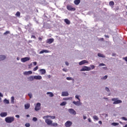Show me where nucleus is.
Instances as JSON below:
<instances>
[{
	"mask_svg": "<svg viewBox=\"0 0 127 127\" xmlns=\"http://www.w3.org/2000/svg\"><path fill=\"white\" fill-rule=\"evenodd\" d=\"M5 121L7 124H11L12 122H14V117H8L5 119Z\"/></svg>",
	"mask_w": 127,
	"mask_h": 127,
	"instance_id": "obj_1",
	"label": "nucleus"
},
{
	"mask_svg": "<svg viewBox=\"0 0 127 127\" xmlns=\"http://www.w3.org/2000/svg\"><path fill=\"white\" fill-rule=\"evenodd\" d=\"M112 101H114L113 102L114 105H118V104H121V103H123L122 100H118V98H112Z\"/></svg>",
	"mask_w": 127,
	"mask_h": 127,
	"instance_id": "obj_2",
	"label": "nucleus"
},
{
	"mask_svg": "<svg viewBox=\"0 0 127 127\" xmlns=\"http://www.w3.org/2000/svg\"><path fill=\"white\" fill-rule=\"evenodd\" d=\"M83 71H91V67L88 66H83L82 69H80V71L82 72Z\"/></svg>",
	"mask_w": 127,
	"mask_h": 127,
	"instance_id": "obj_3",
	"label": "nucleus"
},
{
	"mask_svg": "<svg viewBox=\"0 0 127 127\" xmlns=\"http://www.w3.org/2000/svg\"><path fill=\"white\" fill-rule=\"evenodd\" d=\"M67 9H68V10L71 11H75V10H76V8L75 7H72V6L71 5H67Z\"/></svg>",
	"mask_w": 127,
	"mask_h": 127,
	"instance_id": "obj_4",
	"label": "nucleus"
},
{
	"mask_svg": "<svg viewBox=\"0 0 127 127\" xmlns=\"http://www.w3.org/2000/svg\"><path fill=\"white\" fill-rule=\"evenodd\" d=\"M41 106V104H40V103H37L36 106L35 108V110L36 111H39V110H40Z\"/></svg>",
	"mask_w": 127,
	"mask_h": 127,
	"instance_id": "obj_5",
	"label": "nucleus"
},
{
	"mask_svg": "<svg viewBox=\"0 0 127 127\" xmlns=\"http://www.w3.org/2000/svg\"><path fill=\"white\" fill-rule=\"evenodd\" d=\"M64 125L66 127H70L72 126V122L71 121H67Z\"/></svg>",
	"mask_w": 127,
	"mask_h": 127,
	"instance_id": "obj_6",
	"label": "nucleus"
},
{
	"mask_svg": "<svg viewBox=\"0 0 127 127\" xmlns=\"http://www.w3.org/2000/svg\"><path fill=\"white\" fill-rule=\"evenodd\" d=\"M29 60H30V58H28V57H26V58H22L21 59V61L22 62H26V61H29Z\"/></svg>",
	"mask_w": 127,
	"mask_h": 127,
	"instance_id": "obj_7",
	"label": "nucleus"
},
{
	"mask_svg": "<svg viewBox=\"0 0 127 127\" xmlns=\"http://www.w3.org/2000/svg\"><path fill=\"white\" fill-rule=\"evenodd\" d=\"M53 42H54V39L51 38L47 40L46 43H48L49 44H51V43H53Z\"/></svg>",
	"mask_w": 127,
	"mask_h": 127,
	"instance_id": "obj_8",
	"label": "nucleus"
},
{
	"mask_svg": "<svg viewBox=\"0 0 127 127\" xmlns=\"http://www.w3.org/2000/svg\"><path fill=\"white\" fill-rule=\"evenodd\" d=\"M68 112L72 115H76V111H75V110H74L73 109H69L68 110Z\"/></svg>",
	"mask_w": 127,
	"mask_h": 127,
	"instance_id": "obj_9",
	"label": "nucleus"
},
{
	"mask_svg": "<svg viewBox=\"0 0 127 127\" xmlns=\"http://www.w3.org/2000/svg\"><path fill=\"white\" fill-rule=\"evenodd\" d=\"M45 122L46 124H47V125H49V126H50V125H52L53 121L50 120V119H47L45 120Z\"/></svg>",
	"mask_w": 127,
	"mask_h": 127,
	"instance_id": "obj_10",
	"label": "nucleus"
},
{
	"mask_svg": "<svg viewBox=\"0 0 127 127\" xmlns=\"http://www.w3.org/2000/svg\"><path fill=\"white\" fill-rule=\"evenodd\" d=\"M62 96H63V97H68L69 93L67 91H64L62 92Z\"/></svg>",
	"mask_w": 127,
	"mask_h": 127,
	"instance_id": "obj_11",
	"label": "nucleus"
},
{
	"mask_svg": "<svg viewBox=\"0 0 127 127\" xmlns=\"http://www.w3.org/2000/svg\"><path fill=\"white\" fill-rule=\"evenodd\" d=\"M86 63H89V62L86 60H83L79 63V65H83V64H86Z\"/></svg>",
	"mask_w": 127,
	"mask_h": 127,
	"instance_id": "obj_12",
	"label": "nucleus"
},
{
	"mask_svg": "<svg viewBox=\"0 0 127 127\" xmlns=\"http://www.w3.org/2000/svg\"><path fill=\"white\" fill-rule=\"evenodd\" d=\"M0 116L2 118H3V117H6V116H7V113L6 112L1 113L0 114Z\"/></svg>",
	"mask_w": 127,
	"mask_h": 127,
	"instance_id": "obj_13",
	"label": "nucleus"
},
{
	"mask_svg": "<svg viewBox=\"0 0 127 127\" xmlns=\"http://www.w3.org/2000/svg\"><path fill=\"white\" fill-rule=\"evenodd\" d=\"M34 78L36 80H41V79H42V77L41 76H40V75L34 76Z\"/></svg>",
	"mask_w": 127,
	"mask_h": 127,
	"instance_id": "obj_14",
	"label": "nucleus"
},
{
	"mask_svg": "<svg viewBox=\"0 0 127 127\" xmlns=\"http://www.w3.org/2000/svg\"><path fill=\"white\" fill-rule=\"evenodd\" d=\"M49 53V51L46 50H43L39 52V54H43V53Z\"/></svg>",
	"mask_w": 127,
	"mask_h": 127,
	"instance_id": "obj_15",
	"label": "nucleus"
},
{
	"mask_svg": "<svg viewBox=\"0 0 127 127\" xmlns=\"http://www.w3.org/2000/svg\"><path fill=\"white\" fill-rule=\"evenodd\" d=\"M40 72H41V75H44L46 73V70L44 69H40Z\"/></svg>",
	"mask_w": 127,
	"mask_h": 127,
	"instance_id": "obj_16",
	"label": "nucleus"
},
{
	"mask_svg": "<svg viewBox=\"0 0 127 127\" xmlns=\"http://www.w3.org/2000/svg\"><path fill=\"white\" fill-rule=\"evenodd\" d=\"M80 2H81L80 0H75L74 1V4H76V5H78V4L80 3Z\"/></svg>",
	"mask_w": 127,
	"mask_h": 127,
	"instance_id": "obj_17",
	"label": "nucleus"
},
{
	"mask_svg": "<svg viewBox=\"0 0 127 127\" xmlns=\"http://www.w3.org/2000/svg\"><path fill=\"white\" fill-rule=\"evenodd\" d=\"M29 108H30V104H29V103L25 104V110H28Z\"/></svg>",
	"mask_w": 127,
	"mask_h": 127,
	"instance_id": "obj_18",
	"label": "nucleus"
},
{
	"mask_svg": "<svg viewBox=\"0 0 127 127\" xmlns=\"http://www.w3.org/2000/svg\"><path fill=\"white\" fill-rule=\"evenodd\" d=\"M5 59V56L3 55L0 56V61H2V60H4Z\"/></svg>",
	"mask_w": 127,
	"mask_h": 127,
	"instance_id": "obj_19",
	"label": "nucleus"
},
{
	"mask_svg": "<svg viewBox=\"0 0 127 127\" xmlns=\"http://www.w3.org/2000/svg\"><path fill=\"white\" fill-rule=\"evenodd\" d=\"M29 81H33L34 80V76H30V77H28Z\"/></svg>",
	"mask_w": 127,
	"mask_h": 127,
	"instance_id": "obj_20",
	"label": "nucleus"
},
{
	"mask_svg": "<svg viewBox=\"0 0 127 127\" xmlns=\"http://www.w3.org/2000/svg\"><path fill=\"white\" fill-rule=\"evenodd\" d=\"M73 104H74V105H75L76 106H79V105H80V101H73L72 102Z\"/></svg>",
	"mask_w": 127,
	"mask_h": 127,
	"instance_id": "obj_21",
	"label": "nucleus"
},
{
	"mask_svg": "<svg viewBox=\"0 0 127 127\" xmlns=\"http://www.w3.org/2000/svg\"><path fill=\"white\" fill-rule=\"evenodd\" d=\"M47 94L49 95V97H50V98H52V97L54 96V94H53V93L52 92H47Z\"/></svg>",
	"mask_w": 127,
	"mask_h": 127,
	"instance_id": "obj_22",
	"label": "nucleus"
},
{
	"mask_svg": "<svg viewBox=\"0 0 127 127\" xmlns=\"http://www.w3.org/2000/svg\"><path fill=\"white\" fill-rule=\"evenodd\" d=\"M98 57H102V58H105V57H106V56H105L104 55L100 54V53L98 54Z\"/></svg>",
	"mask_w": 127,
	"mask_h": 127,
	"instance_id": "obj_23",
	"label": "nucleus"
},
{
	"mask_svg": "<svg viewBox=\"0 0 127 127\" xmlns=\"http://www.w3.org/2000/svg\"><path fill=\"white\" fill-rule=\"evenodd\" d=\"M64 22H65L66 24H70V20H69L68 19H65Z\"/></svg>",
	"mask_w": 127,
	"mask_h": 127,
	"instance_id": "obj_24",
	"label": "nucleus"
},
{
	"mask_svg": "<svg viewBox=\"0 0 127 127\" xmlns=\"http://www.w3.org/2000/svg\"><path fill=\"white\" fill-rule=\"evenodd\" d=\"M109 5H110V6H114V5H115V2L113 1H111L109 2Z\"/></svg>",
	"mask_w": 127,
	"mask_h": 127,
	"instance_id": "obj_25",
	"label": "nucleus"
},
{
	"mask_svg": "<svg viewBox=\"0 0 127 127\" xmlns=\"http://www.w3.org/2000/svg\"><path fill=\"white\" fill-rule=\"evenodd\" d=\"M64 101H68V100H72V97H66L63 98Z\"/></svg>",
	"mask_w": 127,
	"mask_h": 127,
	"instance_id": "obj_26",
	"label": "nucleus"
},
{
	"mask_svg": "<svg viewBox=\"0 0 127 127\" xmlns=\"http://www.w3.org/2000/svg\"><path fill=\"white\" fill-rule=\"evenodd\" d=\"M11 104H14V97L13 96L11 97Z\"/></svg>",
	"mask_w": 127,
	"mask_h": 127,
	"instance_id": "obj_27",
	"label": "nucleus"
},
{
	"mask_svg": "<svg viewBox=\"0 0 127 127\" xmlns=\"http://www.w3.org/2000/svg\"><path fill=\"white\" fill-rule=\"evenodd\" d=\"M51 126L52 127H57L58 126V124L56 123H52Z\"/></svg>",
	"mask_w": 127,
	"mask_h": 127,
	"instance_id": "obj_28",
	"label": "nucleus"
},
{
	"mask_svg": "<svg viewBox=\"0 0 127 127\" xmlns=\"http://www.w3.org/2000/svg\"><path fill=\"white\" fill-rule=\"evenodd\" d=\"M15 16L19 17L20 16V12L17 11L15 14Z\"/></svg>",
	"mask_w": 127,
	"mask_h": 127,
	"instance_id": "obj_29",
	"label": "nucleus"
},
{
	"mask_svg": "<svg viewBox=\"0 0 127 127\" xmlns=\"http://www.w3.org/2000/svg\"><path fill=\"white\" fill-rule=\"evenodd\" d=\"M112 125L114 126V127H116V126H119L118 123H112Z\"/></svg>",
	"mask_w": 127,
	"mask_h": 127,
	"instance_id": "obj_30",
	"label": "nucleus"
},
{
	"mask_svg": "<svg viewBox=\"0 0 127 127\" xmlns=\"http://www.w3.org/2000/svg\"><path fill=\"white\" fill-rule=\"evenodd\" d=\"M4 103H5V104H9V101L5 99L4 100Z\"/></svg>",
	"mask_w": 127,
	"mask_h": 127,
	"instance_id": "obj_31",
	"label": "nucleus"
},
{
	"mask_svg": "<svg viewBox=\"0 0 127 127\" xmlns=\"http://www.w3.org/2000/svg\"><path fill=\"white\" fill-rule=\"evenodd\" d=\"M47 118H51L52 120H54L56 117L55 116H47Z\"/></svg>",
	"mask_w": 127,
	"mask_h": 127,
	"instance_id": "obj_32",
	"label": "nucleus"
},
{
	"mask_svg": "<svg viewBox=\"0 0 127 127\" xmlns=\"http://www.w3.org/2000/svg\"><path fill=\"white\" fill-rule=\"evenodd\" d=\"M67 104L66 102H63L62 103H61L60 106H65Z\"/></svg>",
	"mask_w": 127,
	"mask_h": 127,
	"instance_id": "obj_33",
	"label": "nucleus"
},
{
	"mask_svg": "<svg viewBox=\"0 0 127 127\" xmlns=\"http://www.w3.org/2000/svg\"><path fill=\"white\" fill-rule=\"evenodd\" d=\"M93 119H94V120H96V121L99 120V118H98L97 116H94Z\"/></svg>",
	"mask_w": 127,
	"mask_h": 127,
	"instance_id": "obj_34",
	"label": "nucleus"
},
{
	"mask_svg": "<svg viewBox=\"0 0 127 127\" xmlns=\"http://www.w3.org/2000/svg\"><path fill=\"white\" fill-rule=\"evenodd\" d=\"M10 32L8 31H6L4 33V35H7V34H9Z\"/></svg>",
	"mask_w": 127,
	"mask_h": 127,
	"instance_id": "obj_35",
	"label": "nucleus"
},
{
	"mask_svg": "<svg viewBox=\"0 0 127 127\" xmlns=\"http://www.w3.org/2000/svg\"><path fill=\"white\" fill-rule=\"evenodd\" d=\"M66 80H68V81H70L71 80H73L72 77H66Z\"/></svg>",
	"mask_w": 127,
	"mask_h": 127,
	"instance_id": "obj_36",
	"label": "nucleus"
},
{
	"mask_svg": "<svg viewBox=\"0 0 127 127\" xmlns=\"http://www.w3.org/2000/svg\"><path fill=\"white\" fill-rule=\"evenodd\" d=\"M90 68H91V69H92V70H93V69H95V65H90Z\"/></svg>",
	"mask_w": 127,
	"mask_h": 127,
	"instance_id": "obj_37",
	"label": "nucleus"
},
{
	"mask_svg": "<svg viewBox=\"0 0 127 127\" xmlns=\"http://www.w3.org/2000/svg\"><path fill=\"white\" fill-rule=\"evenodd\" d=\"M38 69V66H36L34 69L33 71H36Z\"/></svg>",
	"mask_w": 127,
	"mask_h": 127,
	"instance_id": "obj_38",
	"label": "nucleus"
},
{
	"mask_svg": "<svg viewBox=\"0 0 127 127\" xmlns=\"http://www.w3.org/2000/svg\"><path fill=\"white\" fill-rule=\"evenodd\" d=\"M31 74H32V71L31 70L28 71V75H31Z\"/></svg>",
	"mask_w": 127,
	"mask_h": 127,
	"instance_id": "obj_39",
	"label": "nucleus"
},
{
	"mask_svg": "<svg viewBox=\"0 0 127 127\" xmlns=\"http://www.w3.org/2000/svg\"><path fill=\"white\" fill-rule=\"evenodd\" d=\"M33 121L34 122H37V118H36V117H34V118H33Z\"/></svg>",
	"mask_w": 127,
	"mask_h": 127,
	"instance_id": "obj_40",
	"label": "nucleus"
},
{
	"mask_svg": "<svg viewBox=\"0 0 127 127\" xmlns=\"http://www.w3.org/2000/svg\"><path fill=\"white\" fill-rule=\"evenodd\" d=\"M25 127H30V124L29 123H27L25 124Z\"/></svg>",
	"mask_w": 127,
	"mask_h": 127,
	"instance_id": "obj_41",
	"label": "nucleus"
},
{
	"mask_svg": "<svg viewBox=\"0 0 127 127\" xmlns=\"http://www.w3.org/2000/svg\"><path fill=\"white\" fill-rule=\"evenodd\" d=\"M23 74H24V75H28V71H24Z\"/></svg>",
	"mask_w": 127,
	"mask_h": 127,
	"instance_id": "obj_42",
	"label": "nucleus"
},
{
	"mask_svg": "<svg viewBox=\"0 0 127 127\" xmlns=\"http://www.w3.org/2000/svg\"><path fill=\"white\" fill-rule=\"evenodd\" d=\"M108 78V75H105L104 76L102 79H104V80H106V79H107Z\"/></svg>",
	"mask_w": 127,
	"mask_h": 127,
	"instance_id": "obj_43",
	"label": "nucleus"
},
{
	"mask_svg": "<svg viewBox=\"0 0 127 127\" xmlns=\"http://www.w3.org/2000/svg\"><path fill=\"white\" fill-rule=\"evenodd\" d=\"M99 66H106V64H99Z\"/></svg>",
	"mask_w": 127,
	"mask_h": 127,
	"instance_id": "obj_44",
	"label": "nucleus"
},
{
	"mask_svg": "<svg viewBox=\"0 0 127 127\" xmlns=\"http://www.w3.org/2000/svg\"><path fill=\"white\" fill-rule=\"evenodd\" d=\"M28 96L30 97V99L32 97V94L31 93H29Z\"/></svg>",
	"mask_w": 127,
	"mask_h": 127,
	"instance_id": "obj_45",
	"label": "nucleus"
},
{
	"mask_svg": "<svg viewBox=\"0 0 127 127\" xmlns=\"http://www.w3.org/2000/svg\"><path fill=\"white\" fill-rule=\"evenodd\" d=\"M105 90H106V91H107V92H110V89H109V88H108V87H106V88H105Z\"/></svg>",
	"mask_w": 127,
	"mask_h": 127,
	"instance_id": "obj_46",
	"label": "nucleus"
},
{
	"mask_svg": "<svg viewBox=\"0 0 127 127\" xmlns=\"http://www.w3.org/2000/svg\"><path fill=\"white\" fill-rule=\"evenodd\" d=\"M75 98H76V99H78V101H80V98H79V96L76 95V96H75Z\"/></svg>",
	"mask_w": 127,
	"mask_h": 127,
	"instance_id": "obj_47",
	"label": "nucleus"
},
{
	"mask_svg": "<svg viewBox=\"0 0 127 127\" xmlns=\"http://www.w3.org/2000/svg\"><path fill=\"white\" fill-rule=\"evenodd\" d=\"M33 65H34V66L37 65V63L36 62H33Z\"/></svg>",
	"mask_w": 127,
	"mask_h": 127,
	"instance_id": "obj_48",
	"label": "nucleus"
},
{
	"mask_svg": "<svg viewBox=\"0 0 127 127\" xmlns=\"http://www.w3.org/2000/svg\"><path fill=\"white\" fill-rule=\"evenodd\" d=\"M122 119L124 121H127V119L126 117H122Z\"/></svg>",
	"mask_w": 127,
	"mask_h": 127,
	"instance_id": "obj_49",
	"label": "nucleus"
},
{
	"mask_svg": "<svg viewBox=\"0 0 127 127\" xmlns=\"http://www.w3.org/2000/svg\"><path fill=\"white\" fill-rule=\"evenodd\" d=\"M65 65L66 66H68L69 65V63H68V62H65Z\"/></svg>",
	"mask_w": 127,
	"mask_h": 127,
	"instance_id": "obj_50",
	"label": "nucleus"
},
{
	"mask_svg": "<svg viewBox=\"0 0 127 127\" xmlns=\"http://www.w3.org/2000/svg\"><path fill=\"white\" fill-rule=\"evenodd\" d=\"M123 59H124V60H125V61H126L127 62V57H126L125 58H123Z\"/></svg>",
	"mask_w": 127,
	"mask_h": 127,
	"instance_id": "obj_51",
	"label": "nucleus"
},
{
	"mask_svg": "<svg viewBox=\"0 0 127 127\" xmlns=\"http://www.w3.org/2000/svg\"><path fill=\"white\" fill-rule=\"evenodd\" d=\"M31 38H34V39H35L36 38V37H35V36H31Z\"/></svg>",
	"mask_w": 127,
	"mask_h": 127,
	"instance_id": "obj_52",
	"label": "nucleus"
},
{
	"mask_svg": "<svg viewBox=\"0 0 127 127\" xmlns=\"http://www.w3.org/2000/svg\"><path fill=\"white\" fill-rule=\"evenodd\" d=\"M15 117L16 118H17L18 119H19V115H15Z\"/></svg>",
	"mask_w": 127,
	"mask_h": 127,
	"instance_id": "obj_53",
	"label": "nucleus"
},
{
	"mask_svg": "<svg viewBox=\"0 0 127 127\" xmlns=\"http://www.w3.org/2000/svg\"><path fill=\"white\" fill-rule=\"evenodd\" d=\"M88 122H89V123H91V122H92V120H91V118H89V119H88Z\"/></svg>",
	"mask_w": 127,
	"mask_h": 127,
	"instance_id": "obj_54",
	"label": "nucleus"
},
{
	"mask_svg": "<svg viewBox=\"0 0 127 127\" xmlns=\"http://www.w3.org/2000/svg\"><path fill=\"white\" fill-rule=\"evenodd\" d=\"M105 37H106V38H109L110 37L109 36V35H105Z\"/></svg>",
	"mask_w": 127,
	"mask_h": 127,
	"instance_id": "obj_55",
	"label": "nucleus"
},
{
	"mask_svg": "<svg viewBox=\"0 0 127 127\" xmlns=\"http://www.w3.org/2000/svg\"><path fill=\"white\" fill-rule=\"evenodd\" d=\"M0 97H3V95H2V94H1V93L0 92Z\"/></svg>",
	"mask_w": 127,
	"mask_h": 127,
	"instance_id": "obj_56",
	"label": "nucleus"
},
{
	"mask_svg": "<svg viewBox=\"0 0 127 127\" xmlns=\"http://www.w3.org/2000/svg\"><path fill=\"white\" fill-rule=\"evenodd\" d=\"M100 40H101V41H104V39L103 38H101Z\"/></svg>",
	"mask_w": 127,
	"mask_h": 127,
	"instance_id": "obj_57",
	"label": "nucleus"
},
{
	"mask_svg": "<svg viewBox=\"0 0 127 127\" xmlns=\"http://www.w3.org/2000/svg\"><path fill=\"white\" fill-rule=\"evenodd\" d=\"M39 40H40V41H41V40H42V38L41 37H39Z\"/></svg>",
	"mask_w": 127,
	"mask_h": 127,
	"instance_id": "obj_58",
	"label": "nucleus"
},
{
	"mask_svg": "<svg viewBox=\"0 0 127 127\" xmlns=\"http://www.w3.org/2000/svg\"><path fill=\"white\" fill-rule=\"evenodd\" d=\"M98 123L100 124V125H102V121H99Z\"/></svg>",
	"mask_w": 127,
	"mask_h": 127,
	"instance_id": "obj_59",
	"label": "nucleus"
},
{
	"mask_svg": "<svg viewBox=\"0 0 127 127\" xmlns=\"http://www.w3.org/2000/svg\"><path fill=\"white\" fill-rule=\"evenodd\" d=\"M87 119V117L86 116H83V119L86 120Z\"/></svg>",
	"mask_w": 127,
	"mask_h": 127,
	"instance_id": "obj_60",
	"label": "nucleus"
},
{
	"mask_svg": "<svg viewBox=\"0 0 127 127\" xmlns=\"http://www.w3.org/2000/svg\"><path fill=\"white\" fill-rule=\"evenodd\" d=\"M63 71H64V72H66V69H65V68H63Z\"/></svg>",
	"mask_w": 127,
	"mask_h": 127,
	"instance_id": "obj_61",
	"label": "nucleus"
},
{
	"mask_svg": "<svg viewBox=\"0 0 127 127\" xmlns=\"http://www.w3.org/2000/svg\"><path fill=\"white\" fill-rule=\"evenodd\" d=\"M103 69H105L106 70H107V67H103Z\"/></svg>",
	"mask_w": 127,
	"mask_h": 127,
	"instance_id": "obj_62",
	"label": "nucleus"
},
{
	"mask_svg": "<svg viewBox=\"0 0 127 127\" xmlns=\"http://www.w3.org/2000/svg\"><path fill=\"white\" fill-rule=\"evenodd\" d=\"M48 78H51V75H48Z\"/></svg>",
	"mask_w": 127,
	"mask_h": 127,
	"instance_id": "obj_63",
	"label": "nucleus"
},
{
	"mask_svg": "<svg viewBox=\"0 0 127 127\" xmlns=\"http://www.w3.org/2000/svg\"><path fill=\"white\" fill-rule=\"evenodd\" d=\"M124 127H127V124L125 125Z\"/></svg>",
	"mask_w": 127,
	"mask_h": 127,
	"instance_id": "obj_64",
	"label": "nucleus"
}]
</instances>
